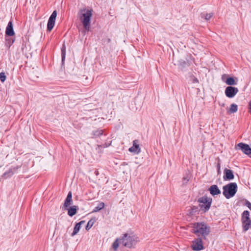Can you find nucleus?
Instances as JSON below:
<instances>
[{
	"label": "nucleus",
	"mask_w": 251,
	"mask_h": 251,
	"mask_svg": "<svg viewBox=\"0 0 251 251\" xmlns=\"http://www.w3.org/2000/svg\"><path fill=\"white\" fill-rule=\"evenodd\" d=\"M77 16L85 31H89L93 16V10L85 7L81 8L78 12Z\"/></svg>",
	"instance_id": "f257e3e1"
},
{
	"label": "nucleus",
	"mask_w": 251,
	"mask_h": 251,
	"mask_svg": "<svg viewBox=\"0 0 251 251\" xmlns=\"http://www.w3.org/2000/svg\"><path fill=\"white\" fill-rule=\"evenodd\" d=\"M192 232L198 236H201L205 239L210 232V227L203 222H198L193 224Z\"/></svg>",
	"instance_id": "f03ea898"
},
{
	"label": "nucleus",
	"mask_w": 251,
	"mask_h": 251,
	"mask_svg": "<svg viewBox=\"0 0 251 251\" xmlns=\"http://www.w3.org/2000/svg\"><path fill=\"white\" fill-rule=\"evenodd\" d=\"M139 241L138 236L133 233H125L120 239V243L128 248H133Z\"/></svg>",
	"instance_id": "7ed1b4c3"
},
{
	"label": "nucleus",
	"mask_w": 251,
	"mask_h": 251,
	"mask_svg": "<svg viewBox=\"0 0 251 251\" xmlns=\"http://www.w3.org/2000/svg\"><path fill=\"white\" fill-rule=\"evenodd\" d=\"M237 185L235 182H231L223 186L224 196L229 199L235 196L237 191Z\"/></svg>",
	"instance_id": "20e7f679"
},
{
	"label": "nucleus",
	"mask_w": 251,
	"mask_h": 251,
	"mask_svg": "<svg viewBox=\"0 0 251 251\" xmlns=\"http://www.w3.org/2000/svg\"><path fill=\"white\" fill-rule=\"evenodd\" d=\"M212 201V200L211 198H208L206 196L200 198L198 200L201 209L204 212L207 211L209 209Z\"/></svg>",
	"instance_id": "39448f33"
},
{
	"label": "nucleus",
	"mask_w": 251,
	"mask_h": 251,
	"mask_svg": "<svg viewBox=\"0 0 251 251\" xmlns=\"http://www.w3.org/2000/svg\"><path fill=\"white\" fill-rule=\"evenodd\" d=\"M241 222L244 231H247L251 227V220L250 218L249 211L245 210L242 213Z\"/></svg>",
	"instance_id": "423d86ee"
},
{
	"label": "nucleus",
	"mask_w": 251,
	"mask_h": 251,
	"mask_svg": "<svg viewBox=\"0 0 251 251\" xmlns=\"http://www.w3.org/2000/svg\"><path fill=\"white\" fill-rule=\"evenodd\" d=\"M191 248L194 251H199L203 249L202 239L197 238L192 242Z\"/></svg>",
	"instance_id": "0eeeda50"
},
{
	"label": "nucleus",
	"mask_w": 251,
	"mask_h": 251,
	"mask_svg": "<svg viewBox=\"0 0 251 251\" xmlns=\"http://www.w3.org/2000/svg\"><path fill=\"white\" fill-rule=\"evenodd\" d=\"M57 16V12L56 10L53 11L50 16L47 24V30L50 31L53 28Z\"/></svg>",
	"instance_id": "6e6552de"
},
{
	"label": "nucleus",
	"mask_w": 251,
	"mask_h": 251,
	"mask_svg": "<svg viewBox=\"0 0 251 251\" xmlns=\"http://www.w3.org/2000/svg\"><path fill=\"white\" fill-rule=\"evenodd\" d=\"M238 89L232 86L227 87L225 91L226 96L229 98H233L238 92Z\"/></svg>",
	"instance_id": "1a4fd4ad"
},
{
	"label": "nucleus",
	"mask_w": 251,
	"mask_h": 251,
	"mask_svg": "<svg viewBox=\"0 0 251 251\" xmlns=\"http://www.w3.org/2000/svg\"><path fill=\"white\" fill-rule=\"evenodd\" d=\"M237 147L240 149L245 154L250 155L251 154V148L246 144L239 143L237 144Z\"/></svg>",
	"instance_id": "9d476101"
},
{
	"label": "nucleus",
	"mask_w": 251,
	"mask_h": 251,
	"mask_svg": "<svg viewBox=\"0 0 251 251\" xmlns=\"http://www.w3.org/2000/svg\"><path fill=\"white\" fill-rule=\"evenodd\" d=\"M128 151L130 152H133L137 154L140 152L141 149L139 147L138 140H135L133 141V146L128 149Z\"/></svg>",
	"instance_id": "9b49d317"
},
{
	"label": "nucleus",
	"mask_w": 251,
	"mask_h": 251,
	"mask_svg": "<svg viewBox=\"0 0 251 251\" xmlns=\"http://www.w3.org/2000/svg\"><path fill=\"white\" fill-rule=\"evenodd\" d=\"M15 35V32L13 29L12 20H11L8 23L6 27L5 35L6 36L11 37Z\"/></svg>",
	"instance_id": "f8f14e48"
},
{
	"label": "nucleus",
	"mask_w": 251,
	"mask_h": 251,
	"mask_svg": "<svg viewBox=\"0 0 251 251\" xmlns=\"http://www.w3.org/2000/svg\"><path fill=\"white\" fill-rule=\"evenodd\" d=\"M224 174L223 178L225 180H232L234 178L232 171L227 168L224 169Z\"/></svg>",
	"instance_id": "ddd939ff"
},
{
	"label": "nucleus",
	"mask_w": 251,
	"mask_h": 251,
	"mask_svg": "<svg viewBox=\"0 0 251 251\" xmlns=\"http://www.w3.org/2000/svg\"><path fill=\"white\" fill-rule=\"evenodd\" d=\"M73 200H72V192L71 191H70L68 195H67V196L65 200V201H64V207L65 208H67L68 207H69L71 205H72L73 204Z\"/></svg>",
	"instance_id": "4468645a"
},
{
	"label": "nucleus",
	"mask_w": 251,
	"mask_h": 251,
	"mask_svg": "<svg viewBox=\"0 0 251 251\" xmlns=\"http://www.w3.org/2000/svg\"><path fill=\"white\" fill-rule=\"evenodd\" d=\"M210 193L212 196H215L221 194V190L219 189L217 185H211L208 189Z\"/></svg>",
	"instance_id": "2eb2a0df"
},
{
	"label": "nucleus",
	"mask_w": 251,
	"mask_h": 251,
	"mask_svg": "<svg viewBox=\"0 0 251 251\" xmlns=\"http://www.w3.org/2000/svg\"><path fill=\"white\" fill-rule=\"evenodd\" d=\"M79 209L78 206L76 205H73L71 207H70L68 209V214L71 216L73 217L74 215H75L76 212L77 210Z\"/></svg>",
	"instance_id": "dca6fc26"
},
{
	"label": "nucleus",
	"mask_w": 251,
	"mask_h": 251,
	"mask_svg": "<svg viewBox=\"0 0 251 251\" xmlns=\"http://www.w3.org/2000/svg\"><path fill=\"white\" fill-rule=\"evenodd\" d=\"M236 80L233 77H228L226 80V84L231 86L232 85H236L237 84V78H236Z\"/></svg>",
	"instance_id": "f3484780"
},
{
	"label": "nucleus",
	"mask_w": 251,
	"mask_h": 251,
	"mask_svg": "<svg viewBox=\"0 0 251 251\" xmlns=\"http://www.w3.org/2000/svg\"><path fill=\"white\" fill-rule=\"evenodd\" d=\"M104 205H105V204H104V202H100L99 203L98 206H96L94 208V209L92 211V213H96V212L99 211L100 210H101L102 209H103L104 208Z\"/></svg>",
	"instance_id": "a211bd4d"
},
{
	"label": "nucleus",
	"mask_w": 251,
	"mask_h": 251,
	"mask_svg": "<svg viewBox=\"0 0 251 251\" xmlns=\"http://www.w3.org/2000/svg\"><path fill=\"white\" fill-rule=\"evenodd\" d=\"M6 40V46L8 48H10V46L14 43L15 42V39H13L11 37H5Z\"/></svg>",
	"instance_id": "6ab92c4d"
},
{
	"label": "nucleus",
	"mask_w": 251,
	"mask_h": 251,
	"mask_svg": "<svg viewBox=\"0 0 251 251\" xmlns=\"http://www.w3.org/2000/svg\"><path fill=\"white\" fill-rule=\"evenodd\" d=\"M103 131L102 129H96L93 131L92 134L94 137L96 138L103 134Z\"/></svg>",
	"instance_id": "aec40b11"
},
{
	"label": "nucleus",
	"mask_w": 251,
	"mask_h": 251,
	"mask_svg": "<svg viewBox=\"0 0 251 251\" xmlns=\"http://www.w3.org/2000/svg\"><path fill=\"white\" fill-rule=\"evenodd\" d=\"M80 226H80V223H77L75 225V226L74 228V231L71 234L72 236H75L79 232L80 228Z\"/></svg>",
	"instance_id": "412c9836"
},
{
	"label": "nucleus",
	"mask_w": 251,
	"mask_h": 251,
	"mask_svg": "<svg viewBox=\"0 0 251 251\" xmlns=\"http://www.w3.org/2000/svg\"><path fill=\"white\" fill-rule=\"evenodd\" d=\"M66 56V47L64 45L61 48L62 63L64 64Z\"/></svg>",
	"instance_id": "4be33fe9"
},
{
	"label": "nucleus",
	"mask_w": 251,
	"mask_h": 251,
	"mask_svg": "<svg viewBox=\"0 0 251 251\" xmlns=\"http://www.w3.org/2000/svg\"><path fill=\"white\" fill-rule=\"evenodd\" d=\"M14 174V172L12 169H10L7 171L5 172L2 175V176L5 178L12 176Z\"/></svg>",
	"instance_id": "5701e85b"
},
{
	"label": "nucleus",
	"mask_w": 251,
	"mask_h": 251,
	"mask_svg": "<svg viewBox=\"0 0 251 251\" xmlns=\"http://www.w3.org/2000/svg\"><path fill=\"white\" fill-rule=\"evenodd\" d=\"M238 110V106L237 104L232 103L230 105V107L229 109V112L231 113H234L237 112Z\"/></svg>",
	"instance_id": "b1692460"
},
{
	"label": "nucleus",
	"mask_w": 251,
	"mask_h": 251,
	"mask_svg": "<svg viewBox=\"0 0 251 251\" xmlns=\"http://www.w3.org/2000/svg\"><path fill=\"white\" fill-rule=\"evenodd\" d=\"M213 13H207V14H204V13H202L201 14V17L202 18H204V19L206 21H208L209 20H210V19L213 16Z\"/></svg>",
	"instance_id": "393cba45"
},
{
	"label": "nucleus",
	"mask_w": 251,
	"mask_h": 251,
	"mask_svg": "<svg viewBox=\"0 0 251 251\" xmlns=\"http://www.w3.org/2000/svg\"><path fill=\"white\" fill-rule=\"evenodd\" d=\"M119 239L118 238H117L113 242L112 244V248L114 251H116L117 250L119 245Z\"/></svg>",
	"instance_id": "a878e982"
},
{
	"label": "nucleus",
	"mask_w": 251,
	"mask_h": 251,
	"mask_svg": "<svg viewBox=\"0 0 251 251\" xmlns=\"http://www.w3.org/2000/svg\"><path fill=\"white\" fill-rule=\"evenodd\" d=\"M93 224H94V221H93L92 220H89L86 226V227H85L86 230H89L91 228V227L93 226Z\"/></svg>",
	"instance_id": "bb28decb"
},
{
	"label": "nucleus",
	"mask_w": 251,
	"mask_h": 251,
	"mask_svg": "<svg viewBox=\"0 0 251 251\" xmlns=\"http://www.w3.org/2000/svg\"><path fill=\"white\" fill-rule=\"evenodd\" d=\"M6 76L5 73L1 72L0 73V80L1 82H4L6 79Z\"/></svg>",
	"instance_id": "cd10ccee"
},
{
	"label": "nucleus",
	"mask_w": 251,
	"mask_h": 251,
	"mask_svg": "<svg viewBox=\"0 0 251 251\" xmlns=\"http://www.w3.org/2000/svg\"><path fill=\"white\" fill-rule=\"evenodd\" d=\"M217 169L218 174H220L221 173V160L219 158H218Z\"/></svg>",
	"instance_id": "c85d7f7f"
},
{
	"label": "nucleus",
	"mask_w": 251,
	"mask_h": 251,
	"mask_svg": "<svg viewBox=\"0 0 251 251\" xmlns=\"http://www.w3.org/2000/svg\"><path fill=\"white\" fill-rule=\"evenodd\" d=\"M191 81L193 83H199V80L194 76H191Z\"/></svg>",
	"instance_id": "c756f323"
},
{
	"label": "nucleus",
	"mask_w": 251,
	"mask_h": 251,
	"mask_svg": "<svg viewBox=\"0 0 251 251\" xmlns=\"http://www.w3.org/2000/svg\"><path fill=\"white\" fill-rule=\"evenodd\" d=\"M245 205L247 206L251 210V203L247 200H246Z\"/></svg>",
	"instance_id": "7c9ffc66"
},
{
	"label": "nucleus",
	"mask_w": 251,
	"mask_h": 251,
	"mask_svg": "<svg viewBox=\"0 0 251 251\" xmlns=\"http://www.w3.org/2000/svg\"><path fill=\"white\" fill-rule=\"evenodd\" d=\"M183 181H184V183H187L189 181V179L188 176H186V177L184 176L183 178Z\"/></svg>",
	"instance_id": "2f4dec72"
},
{
	"label": "nucleus",
	"mask_w": 251,
	"mask_h": 251,
	"mask_svg": "<svg viewBox=\"0 0 251 251\" xmlns=\"http://www.w3.org/2000/svg\"><path fill=\"white\" fill-rule=\"evenodd\" d=\"M249 112L251 114V101H250L249 103Z\"/></svg>",
	"instance_id": "473e14b6"
},
{
	"label": "nucleus",
	"mask_w": 251,
	"mask_h": 251,
	"mask_svg": "<svg viewBox=\"0 0 251 251\" xmlns=\"http://www.w3.org/2000/svg\"><path fill=\"white\" fill-rule=\"evenodd\" d=\"M85 223V221H80V222H79L78 223H80V226H81V225H82V224H84Z\"/></svg>",
	"instance_id": "72a5a7b5"
},
{
	"label": "nucleus",
	"mask_w": 251,
	"mask_h": 251,
	"mask_svg": "<svg viewBox=\"0 0 251 251\" xmlns=\"http://www.w3.org/2000/svg\"><path fill=\"white\" fill-rule=\"evenodd\" d=\"M108 146H109V145H103V148L108 147Z\"/></svg>",
	"instance_id": "f704fd0d"
},
{
	"label": "nucleus",
	"mask_w": 251,
	"mask_h": 251,
	"mask_svg": "<svg viewBox=\"0 0 251 251\" xmlns=\"http://www.w3.org/2000/svg\"><path fill=\"white\" fill-rule=\"evenodd\" d=\"M197 209V208L195 206H193V207L192 208V209L194 210H196Z\"/></svg>",
	"instance_id": "c9c22d12"
}]
</instances>
